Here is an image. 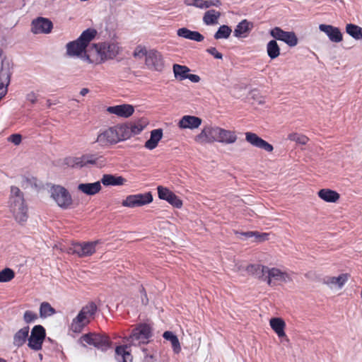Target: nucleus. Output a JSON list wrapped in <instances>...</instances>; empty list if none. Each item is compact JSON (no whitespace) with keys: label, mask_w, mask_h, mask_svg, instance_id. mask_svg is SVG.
Listing matches in <instances>:
<instances>
[{"label":"nucleus","mask_w":362,"mask_h":362,"mask_svg":"<svg viewBox=\"0 0 362 362\" xmlns=\"http://www.w3.org/2000/svg\"><path fill=\"white\" fill-rule=\"evenodd\" d=\"M122 50L119 42L115 40L105 41L91 45L88 48L85 57L89 63L100 64L115 59Z\"/></svg>","instance_id":"f257e3e1"},{"label":"nucleus","mask_w":362,"mask_h":362,"mask_svg":"<svg viewBox=\"0 0 362 362\" xmlns=\"http://www.w3.org/2000/svg\"><path fill=\"white\" fill-rule=\"evenodd\" d=\"M8 204L14 220L19 224L25 223L29 217L28 206L23 192L18 187H11Z\"/></svg>","instance_id":"f03ea898"},{"label":"nucleus","mask_w":362,"mask_h":362,"mask_svg":"<svg viewBox=\"0 0 362 362\" xmlns=\"http://www.w3.org/2000/svg\"><path fill=\"white\" fill-rule=\"evenodd\" d=\"M96 30L87 29L83 31L80 37L66 45V53L71 57H78L86 61L85 54L88 52L87 46L96 35Z\"/></svg>","instance_id":"7ed1b4c3"},{"label":"nucleus","mask_w":362,"mask_h":362,"mask_svg":"<svg viewBox=\"0 0 362 362\" xmlns=\"http://www.w3.org/2000/svg\"><path fill=\"white\" fill-rule=\"evenodd\" d=\"M96 310L97 307L93 303H90L83 306L78 315L72 320L69 325L70 330L74 333L81 332L83 328L93 318Z\"/></svg>","instance_id":"20e7f679"},{"label":"nucleus","mask_w":362,"mask_h":362,"mask_svg":"<svg viewBox=\"0 0 362 362\" xmlns=\"http://www.w3.org/2000/svg\"><path fill=\"white\" fill-rule=\"evenodd\" d=\"M124 140L125 139L121 125H118L101 131L98 134L95 142L102 147H109Z\"/></svg>","instance_id":"39448f33"},{"label":"nucleus","mask_w":362,"mask_h":362,"mask_svg":"<svg viewBox=\"0 0 362 362\" xmlns=\"http://www.w3.org/2000/svg\"><path fill=\"white\" fill-rule=\"evenodd\" d=\"M293 280L292 274L286 271L276 267L263 268L262 281L267 282L270 286L276 284H287Z\"/></svg>","instance_id":"423d86ee"},{"label":"nucleus","mask_w":362,"mask_h":362,"mask_svg":"<svg viewBox=\"0 0 362 362\" xmlns=\"http://www.w3.org/2000/svg\"><path fill=\"white\" fill-rule=\"evenodd\" d=\"M51 197L63 209H67L71 207L73 199L69 192L64 187L55 185L51 188Z\"/></svg>","instance_id":"0eeeda50"},{"label":"nucleus","mask_w":362,"mask_h":362,"mask_svg":"<svg viewBox=\"0 0 362 362\" xmlns=\"http://www.w3.org/2000/svg\"><path fill=\"white\" fill-rule=\"evenodd\" d=\"M218 126L204 125L201 132L194 136V141L199 144L204 145L217 141Z\"/></svg>","instance_id":"6e6552de"},{"label":"nucleus","mask_w":362,"mask_h":362,"mask_svg":"<svg viewBox=\"0 0 362 362\" xmlns=\"http://www.w3.org/2000/svg\"><path fill=\"white\" fill-rule=\"evenodd\" d=\"M153 202L151 192L128 195L122 202L124 207L135 208L148 204Z\"/></svg>","instance_id":"1a4fd4ad"},{"label":"nucleus","mask_w":362,"mask_h":362,"mask_svg":"<svg viewBox=\"0 0 362 362\" xmlns=\"http://www.w3.org/2000/svg\"><path fill=\"white\" fill-rule=\"evenodd\" d=\"M148 123L146 118L142 117L129 124L121 125L124 139L127 140L132 136L140 134Z\"/></svg>","instance_id":"9d476101"},{"label":"nucleus","mask_w":362,"mask_h":362,"mask_svg":"<svg viewBox=\"0 0 362 362\" xmlns=\"http://www.w3.org/2000/svg\"><path fill=\"white\" fill-rule=\"evenodd\" d=\"M145 65L149 70L162 71L165 66L163 54L155 49H148V54L145 59Z\"/></svg>","instance_id":"9b49d317"},{"label":"nucleus","mask_w":362,"mask_h":362,"mask_svg":"<svg viewBox=\"0 0 362 362\" xmlns=\"http://www.w3.org/2000/svg\"><path fill=\"white\" fill-rule=\"evenodd\" d=\"M98 241L87 242L82 243H73L67 250L69 254H76L79 257H87L92 255L95 252V247Z\"/></svg>","instance_id":"f8f14e48"},{"label":"nucleus","mask_w":362,"mask_h":362,"mask_svg":"<svg viewBox=\"0 0 362 362\" xmlns=\"http://www.w3.org/2000/svg\"><path fill=\"white\" fill-rule=\"evenodd\" d=\"M151 337V331L150 327L147 325H141L132 331L128 340H129L133 345L146 344L148 342V339Z\"/></svg>","instance_id":"ddd939ff"},{"label":"nucleus","mask_w":362,"mask_h":362,"mask_svg":"<svg viewBox=\"0 0 362 362\" xmlns=\"http://www.w3.org/2000/svg\"><path fill=\"white\" fill-rule=\"evenodd\" d=\"M269 34L274 39L282 41L289 47H295L298 42V39L294 32L284 31L279 27L272 29Z\"/></svg>","instance_id":"4468645a"},{"label":"nucleus","mask_w":362,"mask_h":362,"mask_svg":"<svg viewBox=\"0 0 362 362\" xmlns=\"http://www.w3.org/2000/svg\"><path fill=\"white\" fill-rule=\"evenodd\" d=\"M45 337V330L44 327L41 325L35 326L28 339L29 347L35 351L41 349Z\"/></svg>","instance_id":"2eb2a0df"},{"label":"nucleus","mask_w":362,"mask_h":362,"mask_svg":"<svg viewBox=\"0 0 362 362\" xmlns=\"http://www.w3.org/2000/svg\"><path fill=\"white\" fill-rule=\"evenodd\" d=\"M52 28V21L42 17L34 19L31 23V32L34 34H48Z\"/></svg>","instance_id":"dca6fc26"},{"label":"nucleus","mask_w":362,"mask_h":362,"mask_svg":"<svg viewBox=\"0 0 362 362\" xmlns=\"http://www.w3.org/2000/svg\"><path fill=\"white\" fill-rule=\"evenodd\" d=\"M157 189L158 197L160 199L167 201L170 204L177 209L182 207V201L172 191L162 186H158Z\"/></svg>","instance_id":"f3484780"},{"label":"nucleus","mask_w":362,"mask_h":362,"mask_svg":"<svg viewBox=\"0 0 362 362\" xmlns=\"http://www.w3.org/2000/svg\"><path fill=\"white\" fill-rule=\"evenodd\" d=\"M245 140L253 146L264 149L267 152H272L274 149L272 145L252 132L245 133Z\"/></svg>","instance_id":"a211bd4d"},{"label":"nucleus","mask_w":362,"mask_h":362,"mask_svg":"<svg viewBox=\"0 0 362 362\" xmlns=\"http://www.w3.org/2000/svg\"><path fill=\"white\" fill-rule=\"evenodd\" d=\"M218 143L229 145L233 144L238 139V136L235 131L226 129L218 126Z\"/></svg>","instance_id":"6ab92c4d"},{"label":"nucleus","mask_w":362,"mask_h":362,"mask_svg":"<svg viewBox=\"0 0 362 362\" xmlns=\"http://www.w3.org/2000/svg\"><path fill=\"white\" fill-rule=\"evenodd\" d=\"M110 114L115 115L120 117L127 118L134 112V107L129 104H122L115 106H110L107 108Z\"/></svg>","instance_id":"aec40b11"},{"label":"nucleus","mask_w":362,"mask_h":362,"mask_svg":"<svg viewBox=\"0 0 362 362\" xmlns=\"http://www.w3.org/2000/svg\"><path fill=\"white\" fill-rule=\"evenodd\" d=\"M319 30L327 35L330 41L333 42H340L343 40V35L340 30L331 25L320 24Z\"/></svg>","instance_id":"412c9836"},{"label":"nucleus","mask_w":362,"mask_h":362,"mask_svg":"<svg viewBox=\"0 0 362 362\" xmlns=\"http://www.w3.org/2000/svg\"><path fill=\"white\" fill-rule=\"evenodd\" d=\"M202 122V119L198 117L185 115L179 120L177 126L181 129H195L200 127Z\"/></svg>","instance_id":"4be33fe9"},{"label":"nucleus","mask_w":362,"mask_h":362,"mask_svg":"<svg viewBox=\"0 0 362 362\" xmlns=\"http://www.w3.org/2000/svg\"><path fill=\"white\" fill-rule=\"evenodd\" d=\"M269 325L279 338H282L286 341H289L285 332L286 325L284 319L281 317H272L269 320Z\"/></svg>","instance_id":"5701e85b"},{"label":"nucleus","mask_w":362,"mask_h":362,"mask_svg":"<svg viewBox=\"0 0 362 362\" xmlns=\"http://www.w3.org/2000/svg\"><path fill=\"white\" fill-rule=\"evenodd\" d=\"M348 274H341L338 276H329L325 279V284L332 290H340L349 279Z\"/></svg>","instance_id":"b1692460"},{"label":"nucleus","mask_w":362,"mask_h":362,"mask_svg":"<svg viewBox=\"0 0 362 362\" xmlns=\"http://www.w3.org/2000/svg\"><path fill=\"white\" fill-rule=\"evenodd\" d=\"M77 189L84 194L93 196L101 191L102 186L100 181L92 183H80Z\"/></svg>","instance_id":"393cba45"},{"label":"nucleus","mask_w":362,"mask_h":362,"mask_svg":"<svg viewBox=\"0 0 362 362\" xmlns=\"http://www.w3.org/2000/svg\"><path fill=\"white\" fill-rule=\"evenodd\" d=\"M184 3L187 6L201 9H206L211 6L219 7L221 5L220 0H184Z\"/></svg>","instance_id":"a878e982"},{"label":"nucleus","mask_w":362,"mask_h":362,"mask_svg":"<svg viewBox=\"0 0 362 362\" xmlns=\"http://www.w3.org/2000/svg\"><path fill=\"white\" fill-rule=\"evenodd\" d=\"M83 161V167L88 165H95L99 167H103L105 165L106 160L103 156L97 154L87 153L81 156Z\"/></svg>","instance_id":"bb28decb"},{"label":"nucleus","mask_w":362,"mask_h":362,"mask_svg":"<svg viewBox=\"0 0 362 362\" xmlns=\"http://www.w3.org/2000/svg\"><path fill=\"white\" fill-rule=\"evenodd\" d=\"M81 339L82 341L86 342L88 344L93 345L95 347L101 348L104 346L107 345L106 339L93 334H87L81 337Z\"/></svg>","instance_id":"cd10ccee"},{"label":"nucleus","mask_w":362,"mask_h":362,"mask_svg":"<svg viewBox=\"0 0 362 362\" xmlns=\"http://www.w3.org/2000/svg\"><path fill=\"white\" fill-rule=\"evenodd\" d=\"M100 184L105 186H122L125 185L127 180L122 176H116L111 174H105L100 180Z\"/></svg>","instance_id":"c85d7f7f"},{"label":"nucleus","mask_w":362,"mask_h":362,"mask_svg":"<svg viewBox=\"0 0 362 362\" xmlns=\"http://www.w3.org/2000/svg\"><path fill=\"white\" fill-rule=\"evenodd\" d=\"M163 137V130L161 129H153L151 132L150 139L145 143L144 146L149 150H153L158 146V142Z\"/></svg>","instance_id":"c756f323"},{"label":"nucleus","mask_w":362,"mask_h":362,"mask_svg":"<svg viewBox=\"0 0 362 362\" xmlns=\"http://www.w3.org/2000/svg\"><path fill=\"white\" fill-rule=\"evenodd\" d=\"M318 197L326 202L335 203L339 199V194L329 189H322L317 192Z\"/></svg>","instance_id":"7c9ffc66"},{"label":"nucleus","mask_w":362,"mask_h":362,"mask_svg":"<svg viewBox=\"0 0 362 362\" xmlns=\"http://www.w3.org/2000/svg\"><path fill=\"white\" fill-rule=\"evenodd\" d=\"M252 28V23L247 20L240 22L234 30V35L237 37H246Z\"/></svg>","instance_id":"2f4dec72"},{"label":"nucleus","mask_w":362,"mask_h":362,"mask_svg":"<svg viewBox=\"0 0 362 362\" xmlns=\"http://www.w3.org/2000/svg\"><path fill=\"white\" fill-rule=\"evenodd\" d=\"M221 15V12L214 9H210L204 13L202 20L206 25H214L218 23Z\"/></svg>","instance_id":"473e14b6"},{"label":"nucleus","mask_w":362,"mask_h":362,"mask_svg":"<svg viewBox=\"0 0 362 362\" xmlns=\"http://www.w3.org/2000/svg\"><path fill=\"white\" fill-rule=\"evenodd\" d=\"M163 337L165 339L169 341L175 354H179L181 351V346L177 337L170 331H166Z\"/></svg>","instance_id":"72a5a7b5"},{"label":"nucleus","mask_w":362,"mask_h":362,"mask_svg":"<svg viewBox=\"0 0 362 362\" xmlns=\"http://www.w3.org/2000/svg\"><path fill=\"white\" fill-rule=\"evenodd\" d=\"M174 76L179 81L187 79V74L190 71L187 66L175 64L173 66Z\"/></svg>","instance_id":"f704fd0d"},{"label":"nucleus","mask_w":362,"mask_h":362,"mask_svg":"<svg viewBox=\"0 0 362 362\" xmlns=\"http://www.w3.org/2000/svg\"><path fill=\"white\" fill-rule=\"evenodd\" d=\"M267 53L271 59L280 55V47L275 40H272L267 44Z\"/></svg>","instance_id":"c9c22d12"},{"label":"nucleus","mask_w":362,"mask_h":362,"mask_svg":"<svg viewBox=\"0 0 362 362\" xmlns=\"http://www.w3.org/2000/svg\"><path fill=\"white\" fill-rule=\"evenodd\" d=\"M29 327H25L18 330L14 335L13 344L20 346L23 345L28 336Z\"/></svg>","instance_id":"e433bc0d"},{"label":"nucleus","mask_w":362,"mask_h":362,"mask_svg":"<svg viewBox=\"0 0 362 362\" xmlns=\"http://www.w3.org/2000/svg\"><path fill=\"white\" fill-rule=\"evenodd\" d=\"M39 312L42 318H47L56 313L55 309L47 302H42L40 304Z\"/></svg>","instance_id":"4c0bfd02"},{"label":"nucleus","mask_w":362,"mask_h":362,"mask_svg":"<svg viewBox=\"0 0 362 362\" xmlns=\"http://www.w3.org/2000/svg\"><path fill=\"white\" fill-rule=\"evenodd\" d=\"M346 33L356 40H362V28L354 24H347L346 26Z\"/></svg>","instance_id":"58836bf2"},{"label":"nucleus","mask_w":362,"mask_h":362,"mask_svg":"<svg viewBox=\"0 0 362 362\" xmlns=\"http://www.w3.org/2000/svg\"><path fill=\"white\" fill-rule=\"evenodd\" d=\"M267 266L260 264H247L245 267V273L251 275H259V278L262 279L263 276V268H266Z\"/></svg>","instance_id":"ea45409f"},{"label":"nucleus","mask_w":362,"mask_h":362,"mask_svg":"<svg viewBox=\"0 0 362 362\" xmlns=\"http://www.w3.org/2000/svg\"><path fill=\"white\" fill-rule=\"evenodd\" d=\"M64 165L70 168H82L83 161L81 157L69 156L64 159Z\"/></svg>","instance_id":"a19ab883"},{"label":"nucleus","mask_w":362,"mask_h":362,"mask_svg":"<svg viewBox=\"0 0 362 362\" xmlns=\"http://www.w3.org/2000/svg\"><path fill=\"white\" fill-rule=\"evenodd\" d=\"M231 33L232 30L230 28L228 25H223L219 27L214 35V37L216 40L227 39L230 35Z\"/></svg>","instance_id":"79ce46f5"},{"label":"nucleus","mask_w":362,"mask_h":362,"mask_svg":"<svg viewBox=\"0 0 362 362\" xmlns=\"http://www.w3.org/2000/svg\"><path fill=\"white\" fill-rule=\"evenodd\" d=\"M288 139L301 145H305L309 141V139L305 135L296 132L289 134Z\"/></svg>","instance_id":"37998d69"},{"label":"nucleus","mask_w":362,"mask_h":362,"mask_svg":"<svg viewBox=\"0 0 362 362\" xmlns=\"http://www.w3.org/2000/svg\"><path fill=\"white\" fill-rule=\"evenodd\" d=\"M15 277V272L10 268H5L0 272V282L6 283Z\"/></svg>","instance_id":"c03bdc74"},{"label":"nucleus","mask_w":362,"mask_h":362,"mask_svg":"<svg viewBox=\"0 0 362 362\" xmlns=\"http://www.w3.org/2000/svg\"><path fill=\"white\" fill-rule=\"evenodd\" d=\"M148 54V49H147V48L142 45H137L133 52V57L137 59H141L144 57L146 59Z\"/></svg>","instance_id":"a18cd8bd"},{"label":"nucleus","mask_w":362,"mask_h":362,"mask_svg":"<svg viewBox=\"0 0 362 362\" xmlns=\"http://www.w3.org/2000/svg\"><path fill=\"white\" fill-rule=\"evenodd\" d=\"M245 267L246 265L243 262L237 261L234 262V268L233 270L235 272L241 273V274L245 275Z\"/></svg>","instance_id":"49530a36"},{"label":"nucleus","mask_w":362,"mask_h":362,"mask_svg":"<svg viewBox=\"0 0 362 362\" xmlns=\"http://www.w3.org/2000/svg\"><path fill=\"white\" fill-rule=\"evenodd\" d=\"M8 141L13 143L14 145L18 146L21 143L22 136L19 134H11L7 139Z\"/></svg>","instance_id":"de8ad7c7"},{"label":"nucleus","mask_w":362,"mask_h":362,"mask_svg":"<svg viewBox=\"0 0 362 362\" xmlns=\"http://www.w3.org/2000/svg\"><path fill=\"white\" fill-rule=\"evenodd\" d=\"M23 319L27 323H30L37 319V315L30 310H27L24 313Z\"/></svg>","instance_id":"09e8293b"},{"label":"nucleus","mask_w":362,"mask_h":362,"mask_svg":"<svg viewBox=\"0 0 362 362\" xmlns=\"http://www.w3.org/2000/svg\"><path fill=\"white\" fill-rule=\"evenodd\" d=\"M204 39V36L197 31H191L188 40H193L195 42H202Z\"/></svg>","instance_id":"8fccbe9b"},{"label":"nucleus","mask_w":362,"mask_h":362,"mask_svg":"<svg viewBox=\"0 0 362 362\" xmlns=\"http://www.w3.org/2000/svg\"><path fill=\"white\" fill-rule=\"evenodd\" d=\"M191 31L192 30L187 29V28H181L177 30V35L179 37H181L188 40Z\"/></svg>","instance_id":"3c124183"},{"label":"nucleus","mask_w":362,"mask_h":362,"mask_svg":"<svg viewBox=\"0 0 362 362\" xmlns=\"http://www.w3.org/2000/svg\"><path fill=\"white\" fill-rule=\"evenodd\" d=\"M125 348L124 346H117L115 349L116 354L122 356L123 362H127L125 356H130V354L126 351Z\"/></svg>","instance_id":"603ef678"},{"label":"nucleus","mask_w":362,"mask_h":362,"mask_svg":"<svg viewBox=\"0 0 362 362\" xmlns=\"http://www.w3.org/2000/svg\"><path fill=\"white\" fill-rule=\"evenodd\" d=\"M206 52L212 55L215 59H221L223 58V54L215 47H209L206 49Z\"/></svg>","instance_id":"864d4df0"},{"label":"nucleus","mask_w":362,"mask_h":362,"mask_svg":"<svg viewBox=\"0 0 362 362\" xmlns=\"http://www.w3.org/2000/svg\"><path fill=\"white\" fill-rule=\"evenodd\" d=\"M38 95L37 93L31 91L26 95V100L34 104L37 101Z\"/></svg>","instance_id":"5fc2aeb1"},{"label":"nucleus","mask_w":362,"mask_h":362,"mask_svg":"<svg viewBox=\"0 0 362 362\" xmlns=\"http://www.w3.org/2000/svg\"><path fill=\"white\" fill-rule=\"evenodd\" d=\"M187 78L192 83H199L201 80V78L198 75L189 74V72L187 74Z\"/></svg>","instance_id":"6e6d98bb"},{"label":"nucleus","mask_w":362,"mask_h":362,"mask_svg":"<svg viewBox=\"0 0 362 362\" xmlns=\"http://www.w3.org/2000/svg\"><path fill=\"white\" fill-rule=\"evenodd\" d=\"M268 237H269L268 233H259L257 232V236L255 238L258 242H262V241L268 240Z\"/></svg>","instance_id":"4d7b16f0"},{"label":"nucleus","mask_w":362,"mask_h":362,"mask_svg":"<svg viewBox=\"0 0 362 362\" xmlns=\"http://www.w3.org/2000/svg\"><path fill=\"white\" fill-rule=\"evenodd\" d=\"M0 62L1 63V69L3 67V64L8 63L9 64V66H10V73L11 74V63L8 60H6L5 59H3V50L1 49H0Z\"/></svg>","instance_id":"13d9d810"},{"label":"nucleus","mask_w":362,"mask_h":362,"mask_svg":"<svg viewBox=\"0 0 362 362\" xmlns=\"http://www.w3.org/2000/svg\"><path fill=\"white\" fill-rule=\"evenodd\" d=\"M257 234V232H252V231L243 233V235H244L245 236H246L247 238H251V237L256 238Z\"/></svg>","instance_id":"bf43d9fd"},{"label":"nucleus","mask_w":362,"mask_h":362,"mask_svg":"<svg viewBox=\"0 0 362 362\" xmlns=\"http://www.w3.org/2000/svg\"><path fill=\"white\" fill-rule=\"evenodd\" d=\"M257 103L259 105L264 104L265 103V99L263 96L257 95Z\"/></svg>","instance_id":"052dcab7"},{"label":"nucleus","mask_w":362,"mask_h":362,"mask_svg":"<svg viewBox=\"0 0 362 362\" xmlns=\"http://www.w3.org/2000/svg\"><path fill=\"white\" fill-rule=\"evenodd\" d=\"M89 93V90L86 88H83L81 90L80 94L83 96H85L86 94Z\"/></svg>","instance_id":"680f3d73"},{"label":"nucleus","mask_w":362,"mask_h":362,"mask_svg":"<svg viewBox=\"0 0 362 362\" xmlns=\"http://www.w3.org/2000/svg\"><path fill=\"white\" fill-rule=\"evenodd\" d=\"M125 359L127 360V362H131L132 361L131 356H125Z\"/></svg>","instance_id":"e2e57ef3"},{"label":"nucleus","mask_w":362,"mask_h":362,"mask_svg":"<svg viewBox=\"0 0 362 362\" xmlns=\"http://www.w3.org/2000/svg\"><path fill=\"white\" fill-rule=\"evenodd\" d=\"M0 362H6V361L4 359L0 358Z\"/></svg>","instance_id":"0e129e2a"}]
</instances>
